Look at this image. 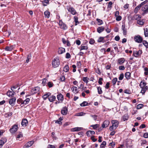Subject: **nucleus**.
Instances as JSON below:
<instances>
[{"instance_id":"obj_1","label":"nucleus","mask_w":148,"mask_h":148,"mask_svg":"<svg viewBox=\"0 0 148 148\" xmlns=\"http://www.w3.org/2000/svg\"><path fill=\"white\" fill-rule=\"evenodd\" d=\"M112 125L109 127L110 131H112L113 130H115L118 127L119 124V122L117 120H114L112 121Z\"/></svg>"},{"instance_id":"obj_2","label":"nucleus","mask_w":148,"mask_h":148,"mask_svg":"<svg viewBox=\"0 0 148 148\" xmlns=\"http://www.w3.org/2000/svg\"><path fill=\"white\" fill-rule=\"evenodd\" d=\"M52 66L54 68L58 67L60 64V60L58 58H55L52 61Z\"/></svg>"},{"instance_id":"obj_3","label":"nucleus","mask_w":148,"mask_h":148,"mask_svg":"<svg viewBox=\"0 0 148 148\" xmlns=\"http://www.w3.org/2000/svg\"><path fill=\"white\" fill-rule=\"evenodd\" d=\"M134 40L136 42L139 43L142 42L143 40L142 38L139 35L135 36L134 37Z\"/></svg>"},{"instance_id":"obj_4","label":"nucleus","mask_w":148,"mask_h":148,"mask_svg":"<svg viewBox=\"0 0 148 148\" xmlns=\"http://www.w3.org/2000/svg\"><path fill=\"white\" fill-rule=\"evenodd\" d=\"M18 125H14L12 126L11 128L10 129V131L11 133L13 134L15 133L17 130Z\"/></svg>"},{"instance_id":"obj_5","label":"nucleus","mask_w":148,"mask_h":148,"mask_svg":"<svg viewBox=\"0 0 148 148\" xmlns=\"http://www.w3.org/2000/svg\"><path fill=\"white\" fill-rule=\"evenodd\" d=\"M40 90L39 87H35L32 89L30 91V94L34 95L37 93H39Z\"/></svg>"},{"instance_id":"obj_6","label":"nucleus","mask_w":148,"mask_h":148,"mask_svg":"<svg viewBox=\"0 0 148 148\" xmlns=\"http://www.w3.org/2000/svg\"><path fill=\"white\" fill-rule=\"evenodd\" d=\"M59 24L61 29H67V26L62 21H60Z\"/></svg>"},{"instance_id":"obj_7","label":"nucleus","mask_w":148,"mask_h":148,"mask_svg":"<svg viewBox=\"0 0 148 148\" xmlns=\"http://www.w3.org/2000/svg\"><path fill=\"white\" fill-rule=\"evenodd\" d=\"M142 53V51L141 50H139L138 51H133V54L135 57H137L138 56L140 55Z\"/></svg>"},{"instance_id":"obj_8","label":"nucleus","mask_w":148,"mask_h":148,"mask_svg":"<svg viewBox=\"0 0 148 148\" xmlns=\"http://www.w3.org/2000/svg\"><path fill=\"white\" fill-rule=\"evenodd\" d=\"M34 143V141H29L25 145L23 146V148H28L32 146Z\"/></svg>"},{"instance_id":"obj_9","label":"nucleus","mask_w":148,"mask_h":148,"mask_svg":"<svg viewBox=\"0 0 148 148\" xmlns=\"http://www.w3.org/2000/svg\"><path fill=\"white\" fill-rule=\"evenodd\" d=\"M68 112V108L66 107H63L61 110V113L63 115H66Z\"/></svg>"},{"instance_id":"obj_10","label":"nucleus","mask_w":148,"mask_h":148,"mask_svg":"<svg viewBox=\"0 0 148 148\" xmlns=\"http://www.w3.org/2000/svg\"><path fill=\"white\" fill-rule=\"evenodd\" d=\"M16 100V98L14 97L10 99L9 101V104L12 106H13L15 104Z\"/></svg>"},{"instance_id":"obj_11","label":"nucleus","mask_w":148,"mask_h":148,"mask_svg":"<svg viewBox=\"0 0 148 148\" xmlns=\"http://www.w3.org/2000/svg\"><path fill=\"white\" fill-rule=\"evenodd\" d=\"M110 122L108 120H107L104 121L102 125V127L104 128L108 127L110 124Z\"/></svg>"},{"instance_id":"obj_12","label":"nucleus","mask_w":148,"mask_h":148,"mask_svg":"<svg viewBox=\"0 0 148 148\" xmlns=\"http://www.w3.org/2000/svg\"><path fill=\"white\" fill-rule=\"evenodd\" d=\"M21 125L23 127H25L28 124V121L26 119H23L21 122Z\"/></svg>"},{"instance_id":"obj_13","label":"nucleus","mask_w":148,"mask_h":148,"mask_svg":"<svg viewBox=\"0 0 148 148\" xmlns=\"http://www.w3.org/2000/svg\"><path fill=\"white\" fill-rule=\"evenodd\" d=\"M83 130V128L82 127H76L71 129V131L72 132H77Z\"/></svg>"},{"instance_id":"obj_14","label":"nucleus","mask_w":148,"mask_h":148,"mask_svg":"<svg viewBox=\"0 0 148 148\" xmlns=\"http://www.w3.org/2000/svg\"><path fill=\"white\" fill-rule=\"evenodd\" d=\"M125 61V59L123 58L119 59L117 60V63L120 65L122 64Z\"/></svg>"},{"instance_id":"obj_15","label":"nucleus","mask_w":148,"mask_h":148,"mask_svg":"<svg viewBox=\"0 0 148 148\" xmlns=\"http://www.w3.org/2000/svg\"><path fill=\"white\" fill-rule=\"evenodd\" d=\"M14 45H12L10 47L7 46L5 47V49L6 51H11L12 50L14 47Z\"/></svg>"},{"instance_id":"obj_16","label":"nucleus","mask_w":148,"mask_h":148,"mask_svg":"<svg viewBox=\"0 0 148 148\" xmlns=\"http://www.w3.org/2000/svg\"><path fill=\"white\" fill-rule=\"evenodd\" d=\"M57 97L59 101H62L63 100V96L60 93L57 95Z\"/></svg>"},{"instance_id":"obj_17","label":"nucleus","mask_w":148,"mask_h":148,"mask_svg":"<svg viewBox=\"0 0 148 148\" xmlns=\"http://www.w3.org/2000/svg\"><path fill=\"white\" fill-rule=\"evenodd\" d=\"M65 52V49L62 47L59 48L58 49V52L59 54H62Z\"/></svg>"},{"instance_id":"obj_18","label":"nucleus","mask_w":148,"mask_h":148,"mask_svg":"<svg viewBox=\"0 0 148 148\" xmlns=\"http://www.w3.org/2000/svg\"><path fill=\"white\" fill-rule=\"evenodd\" d=\"M15 93V92L14 91H12L8 90L7 93V95L9 97H12L14 95V94Z\"/></svg>"},{"instance_id":"obj_19","label":"nucleus","mask_w":148,"mask_h":148,"mask_svg":"<svg viewBox=\"0 0 148 148\" xmlns=\"http://www.w3.org/2000/svg\"><path fill=\"white\" fill-rule=\"evenodd\" d=\"M104 29V28L103 26L99 27L97 29V32L99 33H101Z\"/></svg>"},{"instance_id":"obj_20","label":"nucleus","mask_w":148,"mask_h":148,"mask_svg":"<svg viewBox=\"0 0 148 148\" xmlns=\"http://www.w3.org/2000/svg\"><path fill=\"white\" fill-rule=\"evenodd\" d=\"M71 90H72L73 92L75 94L78 93V91L77 90V88L75 86H73L71 88Z\"/></svg>"},{"instance_id":"obj_21","label":"nucleus","mask_w":148,"mask_h":148,"mask_svg":"<svg viewBox=\"0 0 148 148\" xmlns=\"http://www.w3.org/2000/svg\"><path fill=\"white\" fill-rule=\"evenodd\" d=\"M95 132L93 131L89 130L87 132L86 134L88 136H90L91 135H93L95 134Z\"/></svg>"},{"instance_id":"obj_22","label":"nucleus","mask_w":148,"mask_h":148,"mask_svg":"<svg viewBox=\"0 0 148 148\" xmlns=\"http://www.w3.org/2000/svg\"><path fill=\"white\" fill-rule=\"evenodd\" d=\"M105 37H100L97 40V42H102L104 43L106 42V41L104 40Z\"/></svg>"},{"instance_id":"obj_23","label":"nucleus","mask_w":148,"mask_h":148,"mask_svg":"<svg viewBox=\"0 0 148 148\" xmlns=\"http://www.w3.org/2000/svg\"><path fill=\"white\" fill-rule=\"evenodd\" d=\"M141 88L142 89L140 92L143 94H144L146 91L148 89V87L147 86H145V87Z\"/></svg>"},{"instance_id":"obj_24","label":"nucleus","mask_w":148,"mask_h":148,"mask_svg":"<svg viewBox=\"0 0 148 148\" xmlns=\"http://www.w3.org/2000/svg\"><path fill=\"white\" fill-rule=\"evenodd\" d=\"M122 29L123 32V34L124 35H125L127 34V31L125 29V25L123 24L122 25Z\"/></svg>"},{"instance_id":"obj_25","label":"nucleus","mask_w":148,"mask_h":148,"mask_svg":"<svg viewBox=\"0 0 148 148\" xmlns=\"http://www.w3.org/2000/svg\"><path fill=\"white\" fill-rule=\"evenodd\" d=\"M50 13L49 11L47 10L45 11L44 12V15L45 18H48L50 16Z\"/></svg>"},{"instance_id":"obj_26","label":"nucleus","mask_w":148,"mask_h":148,"mask_svg":"<svg viewBox=\"0 0 148 148\" xmlns=\"http://www.w3.org/2000/svg\"><path fill=\"white\" fill-rule=\"evenodd\" d=\"M125 75L126 78L127 79H129L131 77V73L129 72H126L125 73Z\"/></svg>"},{"instance_id":"obj_27","label":"nucleus","mask_w":148,"mask_h":148,"mask_svg":"<svg viewBox=\"0 0 148 148\" xmlns=\"http://www.w3.org/2000/svg\"><path fill=\"white\" fill-rule=\"evenodd\" d=\"M56 99V97L53 95L51 96L49 98V100L51 102H53Z\"/></svg>"},{"instance_id":"obj_28","label":"nucleus","mask_w":148,"mask_h":148,"mask_svg":"<svg viewBox=\"0 0 148 148\" xmlns=\"http://www.w3.org/2000/svg\"><path fill=\"white\" fill-rule=\"evenodd\" d=\"M146 85V83L145 82L144 80L140 82V86L141 88L145 87Z\"/></svg>"},{"instance_id":"obj_29","label":"nucleus","mask_w":148,"mask_h":148,"mask_svg":"<svg viewBox=\"0 0 148 148\" xmlns=\"http://www.w3.org/2000/svg\"><path fill=\"white\" fill-rule=\"evenodd\" d=\"M49 0H44L42 1V4L44 6H46L49 4Z\"/></svg>"},{"instance_id":"obj_30","label":"nucleus","mask_w":148,"mask_h":148,"mask_svg":"<svg viewBox=\"0 0 148 148\" xmlns=\"http://www.w3.org/2000/svg\"><path fill=\"white\" fill-rule=\"evenodd\" d=\"M6 142V140L5 139H3V140H0V148H1L3 145L5 144Z\"/></svg>"},{"instance_id":"obj_31","label":"nucleus","mask_w":148,"mask_h":148,"mask_svg":"<svg viewBox=\"0 0 148 148\" xmlns=\"http://www.w3.org/2000/svg\"><path fill=\"white\" fill-rule=\"evenodd\" d=\"M51 95V93L50 92H48L46 94H45L42 97L44 100H46V98L48 97Z\"/></svg>"},{"instance_id":"obj_32","label":"nucleus","mask_w":148,"mask_h":148,"mask_svg":"<svg viewBox=\"0 0 148 148\" xmlns=\"http://www.w3.org/2000/svg\"><path fill=\"white\" fill-rule=\"evenodd\" d=\"M74 21L75 22V25H77L79 23V22L78 21V17L76 16H75L74 17Z\"/></svg>"},{"instance_id":"obj_33","label":"nucleus","mask_w":148,"mask_h":148,"mask_svg":"<svg viewBox=\"0 0 148 148\" xmlns=\"http://www.w3.org/2000/svg\"><path fill=\"white\" fill-rule=\"evenodd\" d=\"M134 18L135 19L137 20V21L140 20V18H141V16L140 15L137 14L136 15H135L134 16Z\"/></svg>"},{"instance_id":"obj_34","label":"nucleus","mask_w":148,"mask_h":148,"mask_svg":"<svg viewBox=\"0 0 148 148\" xmlns=\"http://www.w3.org/2000/svg\"><path fill=\"white\" fill-rule=\"evenodd\" d=\"M88 48V47L87 46H83L82 45L81 46V48L80 49V51H81L83 50H87Z\"/></svg>"},{"instance_id":"obj_35","label":"nucleus","mask_w":148,"mask_h":148,"mask_svg":"<svg viewBox=\"0 0 148 148\" xmlns=\"http://www.w3.org/2000/svg\"><path fill=\"white\" fill-rule=\"evenodd\" d=\"M123 121H124L127 120L128 119L129 116L127 114H125L123 115Z\"/></svg>"},{"instance_id":"obj_36","label":"nucleus","mask_w":148,"mask_h":148,"mask_svg":"<svg viewBox=\"0 0 148 148\" xmlns=\"http://www.w3.org/2000/svg\"><path fill=\"white\" fill-rule=\"evenodd\" d=\"M99 125L98 124L93 125H90V127H92L95 130L97 128L99 127Z\"/></svg>"},{"instance_id":"obj_37","label":"nucleus","mask_w":148,"mask_h":148,"mask_svg":"<svg viewBox=\"0 0 148 148\" xmlns=\"http://www.w3.org/2000/svg\"><path fill=\"white\" fill-rule=\"evenodd\" d=\"M83 81L86 84H87L88 82L89 78L87 77H83L82 79Z\"/></svg>"},{"instance_id":"obj_38","label":"nucleus","mask_w":148,"mask_h":148,"mask_svg":"<svg viewBox=\"0 0 148 148\" xmlns=\"http://www.w3.org/2000/svg\"><path fill=\"white\" fill-rule=\"evenodd\" d=\"M29 101L30 99L29 98H27L24 101H23V104L26 105L29 103Z\"/></svg>"},{"instance_id":"obj_39","label":"nucleus","mask_w":148,"mask_h":148,"mask_svg":"<svg viewBox=\"0 0 148 148\" xmlns=\"http://www.w3.org/2000/svg\"><path fill=\"white\" fill-rule=\"evenodd\" d=\"M31 57L32 56L31 54H29L28 55H27V60L26 61V62L27 63L29 62V60L31 59Z\"/></svg>"},{"instance_id":"obj_40","label":"nucleus","mask_w":148,"mask_h":148,"mask_svg":"<svg viewBox=\"0 0 148 148\" xmlns=\"http://www.w3.org/2000/svg\"><path fill=\"white\" fill-rule=\"evenodd\" d=\"M144 35L145 37L148 36V29L147 28L144 29Z\"/></svg>"},{"instance_id":"obj_41","label":"nucleus","mask_w":148,"mask_h":148,"mask_svg":"<svg viewBox=\"0 0 148 148\" xmlns=\"http://www.w3.org/2000/svg\"><path fill=\"white\" fill-rule=\"evenodd\" d=\"M97 21L98 23V25H100L102 24L103 23V21L102 20H101L100 19L97 18Z\"/></svg>"},{"instance_id":"obj_42","label":"nucleus","mask_w":148,"mask_h":148,"mask_svg":"<svg viewBox=\"0 0 148 148\" xmlns=\"http://www.w3.org/2000/svg\"><path fill=\"white\" fill-rule=\"evenodd\" d=\"M97 90L98 93L99 94H101L102 93L101 88V87L99 86V87H97Z\"/></svg>"},{"instance_id":"obj_43","label":"nucleus","mask_w":148,"mask_h":148,"mask_svg":"<svg viewBox=\"0 0 148 148\" xmlns=\"http://www.w3.org/2000/svg\"><path fill=\"white\" fill-rule=\"evenodd\" d=\"M69 70V68L68 66H65L64 67V71L66 72H67Z\"/></svg>"},{"instance_id":"obj_44","label":"nucleus","mask_w":148,"mask_h":148,"mask_svg":"<svg viewBox=\"0 0 148 148\" xmlns=\"http://www.w3.org/2000/svg\"><path fill=\"white\" fill-rule=\"evenodd\" d=\"M88 103L86 101H84L82 103H81L80 105L81 106H85L88 105Z\"/></svg>"},{"instance_id":"obj_45","label":"nucleus","mask_w":148,"mask_h":148,"mask_svg":"<svg viewBox=\"0 0 148 148\" xmlns=\"http://www.w3.org/2000/svg\"><path fill=\"white\" fill-rule=\"evenodd\" d=\"M144 106V105L142 104H138L136 107V108L137 109H139L142 108Z\"/></svg>"},{"instance_id":"obj_46","label":"nucleus","mask_w":148,"mask_h":148,"mask_svg":"<svg viewBox=\"0 0 148 148\" xmlns=\"http://www.w3.org/2000/svg\"><path fill=\"white\" fill-rule=\"evenodd\" d=\"M106 142L105 141H103L100 145L101 148H104V147L106 145Z\"/></svg>"},{"instance_id":"obj_47","label":"nucleus","mask_w":148,"mask_h":148,"mask_svg":"<svg viewBox=\"0 0 148 148\" xmlns=\"http://www.w3.org/2000/svg\"><path fill=\"white\" fill-rule=\"evenodd\" d=\"M143 43L146 48H148V43L146 41L144 40Z\"/></svg>"},{"instance_id":"obj_48","label":"nucleus","mask_w":148,"mask_h":148,"mask_svg":"<svg viewBox=\"0 0 148 148\" xmlns=\"http://www.w3.org/2000/svg\"><path fill=\"white\" fill-rule=\"evenodd\" d=\"M117 79L116 77H115L112 79V82L113 85L115 84L116 82L117 81Z\"/></svg>"},{"instance_id":"obj_49","label":"nucleus","mask_w":148,"mask_h":148,"mask_svg":"<svg viewBox=\"0 0 148 148\" xmlns=\"http://www.w3.org/2000/svg\"><path fill=\"white\" fill-rule=\"evenodd\" d=\"M69 12H71L73 15H75L76 13V12L75 10H68Z\"/></svg>"},{"instance_id":"obj_50","label":"nucleus","mask_w":148,"mask_h":148,"mask_svg":"<svg viewBox=\"0 0 148 148\" xmlns=\"http://www.w3.org/2000/svg\"><path fill=\"white\" fill-rule=\"evenodd\" d=\"M17 102L19 104L21 103V105L23 104V101L22 99H18L17 100Z\"/></svg>"},{"instance_id":"obj_51","label":"nucleus","mask_w":148,"mask_h":148,"mask_svg":"<svg viewBox=\"0 0 148 148\" xmlns=\"http://www.w3.org/2000/svg\"><path fill=\"white\" fill-rule=\"evenodd\" d=\"M124 77V74L123 73H121L119 78V80H122Z\"/></svg>"},{"instance_id":"obj_52","label":"nucleus","mask_w":148,"mask_h":148,"mask_svg":"<svg viewBox=\"0 0 148 148\" xmlns=\"http://www.w3.org/2000/svg\"><path fill=\"white\" fill-rule=\"evenodd\" d=\"M47 85L49 88L53 86V83L51 82H49L47 83Z\"/></svg>"},{"instance_id":"obj_53","label":"nucleus","mask_w":148,"mask_h":148,"mask_svg":"<svg viewBox=\"0 0 148 148\" xmlns=\"http://www.w3.org/2000/svg\"><path fill=\"white\" fill-rule=\"evenodd\" d=\"M12 115V113L11 112H8L5 114V116L6 117H10Z\"/></svg>"},{"instance_id":"obj_54","label":"nucleus","mask_w":148,"mask_h":148,"mask_svg":"<svg viewBox=\"0 0 148 148\" xmlns=\"http://www.w3.org/2000/svg\"><path fill=\"white\" fill-rule=\"evenodd\" d=\"M137 23L138 24L140 25H142L144 24V22L143 21H141L140 20L137 21Z\"/></svg>"},{"instance_id":"obj_55","label":"nucleus","mask_w":148,"mask_h":148,"mask_svg":"<svg viewBox=\"0 0 148 148\" xmlns=\"http://www.w3.org/2000/svg\"><path fill=\"white\" fill-rule=\"evenodd\" d=\"M82 64L80 61L77 62V66L78 68H80L81 67Z\"/></svg>"},{"instance_id":"obj_56","label":"nucleus","mask_w":148,"mask_h":148,"mask_svg":"<svg viewBox=\"0 0 148 148\" xmlns=\"http://www.w3.org/2000/svg\"><path fill=\"white\" fill-rule=\"evenodd\" d=\"M112 2L111 1H110L108 4L107 8H111L112 5Z\"/></svg>"},{"instance_id":"obj_57","label":"nucleus","mask_w":148,"mask_h":148,"mask_svg":"<svg viewBox=\"0 0 148 148\" xmlns=\"http://www.w3.org/2000/svg\"><path fill=\"white\" fill-rule=\"evenodd\" d=\"M90 116L93 118L94 120L96 121L97 120V115H91Z\"/></svg>"},{"instance_id":"obj_58","label":"nucleus","mask_w":148,"mask_h":148,"mask_svg":"<svg viewBox=\"0 0 148 148\" xmlns=\"http://www.w3.org/2000/svg\"><path fill=\"white\" fill-rule=\"evenodd\" d=\"M144 70L145 71L144 74L145 75H147L148 74V68L145 67L144 68Z\"/></svg>"},{"instance_id":"obj_59","label":"nucleus","mask_w":148,"mask_h":148,"mask_svg":"<svg viewBox=\"0 0 148 148\" xmlns=\"http://www.w3.org/2000/svg\"><path fill=\"white\" fill-rule=\"evenodd\" d=\"M119 69L120 70H123L125 69V67L124 66H121L119 67Z\"/></svg>"},{"instance_id":"obj_60","label":"nucleus","mask_w":148,"mask_h":148,"mask_svg":"<svg viewBox=\"0 0 148 148\" xmlns=\"http://www.w3.org/2000/svg\"><path fill=\"white\" fill-rule=\"evenodd\" d=\"M103 80L102 78H100L99 79L98 83L100 85H101L102 84V81Z\"/></svg>"},{"instance_id":"obj_61","label":"nucleus","mask_w":148,"mask_h":148,"mask_svg":"<svg viewBox=\"0 0 148 148\" xmlns=\"http://www.w3.org/2000/svg\"><path fill=\"white\" fill-rule=\"evenodd\" d=\"M116 17V21H120L121 19V17L120 16H118Z\"/></svg>"},{"instance_id":"obj_62","label":"nucleus","mask_w":148,"mask_h":148,"mask_svg":"<svg viewBox=\"0 0 148 148\" xmlns=\"http://www.w3.org/2000/svg\"><path fill=\"white\" fill-rule=\"evenodd\" d=\"M95 42V40L93 39H91L89 41V43L91 44H93Z\"/></svg>"},{"instance_id":"obj_63","label":"nucleus","mask_w":148,"mask_h":148,"mask_svg":"<svg viewBox=\"0 0 148 148\" xmlns=\"http://www.w3.org/2000/svg\"><path fill=\"white\" fill-rule=\"evenodd\" d=\"M143 137L145 138H148V133L146 132L143 135Z\"/></svg>"},{"instance_id":"obj_64","label":"nucleus","mask_w":148,"mask_h":148,"mask_svg":"<svg viewBox=\"0 0 148 148\" xmlns=\"http://www.w3.org/2000/svg\"><path fill=\"white\" fill-rule=\"evenodd\" d=\"M48 148H56V147L54 145L49 144L48 145Z\"/></svg>"}]
</instances>
